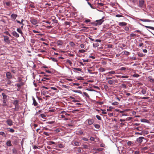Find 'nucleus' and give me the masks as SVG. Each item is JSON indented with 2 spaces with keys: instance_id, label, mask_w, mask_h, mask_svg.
<instances>
[{
  "instance_id": "f257e3e1",
  "label": "nucleus",
  "mask_w": 154,
  "mask_h": 154,
  "mask_svg": "<svg viewBox=\"0 0 154 154\" xmlns=\"http://www.w3.org/2000/svg\"><path fill=\"white\" fill-rule=\"evenodd\" d=\"M140 36L138 35H136L135 34L132 33L130 34V35L128 36L127 38L130 40L134 39L136 37H139Z\"/></svg>"
},
{
  "instance_id": "f03ea898",
  "label": "nucleus",
  "mask_w": 154,
  "mask_h": 154,
  "mask_svg": "<svg viewBox=\"0 0 154 154\" xmlns=\"http://www.w3.org/2000/svg\"><path fill=\"white\" fill-rule=\"evenodd\" d=\"M105 18V17H102V19L97 20L96 21V25H100L102 24V23L103 22L104 20V19Z\"/></svg>"
},
{
  "instance_id": "7ed1b4c3",
  "label": "nucleus",
  "mask_w": 154,
  "mask_h": 154,
  "mask_svg": "<svg viewBox=\"0 0 154 154\" xmlns=\"http://www.w3.org/2000/svg\"><path fill=\"white\" fill-rule=\"evenodd\" d=\"M19 101L18 100H14L13 104L15 106V109H19V106L18 105V103L19 102Z\"/></svg>"
},
{
  "instance_id": "20e7f679",
  "label": "nucleus",
  "mask_w": 154,
  "mask_h": 154,
  "mask_svg": "<svg viewBox=\"0 0 154 154\" xmlns=\"http://www.w3.org/2000/svg\"><path fill=\"white\" fill-rule=\"evenodd\" d=\"M30 21L33 25H36L38 23V21L37 19L34 18H31Z\"/></svg>"
},
{
  "instance_id": "39448f33",
  "label": "nucleus",
  "mask_w": 154,
  "mask_h": 154,
  "mask_svg": "<svg viewBox=\"0 0 154 154\" xmlns=\"http://www.w3.org/2000/svg\"><path fill=\"white\" fill-rule=\"evenodd\" d=\"M33 103L32 105H33L34 106H37L36 107L37 108H38L39 107V106H38V102L36 101L35 98L33 97L32 98Z\"/></svg>"
},
{
  "instance_id": "423d86ee",
  "label": "nucleus",
  "mask_w": 154,
  "mask_h": 154,
  "mask_svg": "<svg viewBox=\"0 0 154 154\" xmlns=\"http://www.w3.org/2000/svg\"><path fill=\"white\" fill-rule=\"evenodd\" d=\"M144 1L143 0H140L138 6L140 8H144Z\"/></svg>"
},
{
  "instance_id": "0eeeda50",
  "label": "nucleus",
  "mask_w": 154,
  "mask_h": 154,
  "mask_svg": "<svg viewBox=\"0 0 154 154\" xmlns=\"http://www.w3.org/2000/svg\"><path fill=\"white\" fill-rule=\"evenodd\" d=\"M2 95L3 96V103H6L7 102V95L4 93H2Z\"/></svg>"
},
{
  "instance_id": "6e6552de",
  "label": "nucleus",
  "mask_w": 154,
  "mask_h": 154,
  "mask_svg": "<svg viewBox=\"0 0 154 154\" xmlns=\"http://www.w3.org/2000/svg\"><path fill=\"white\" fill-rule=\"evenodd\" d=\"M86 122H87L88 124L89 125H91L94 122V120L93 119H89L87 120Z\"/></svg>"
},
{
  "instance_id": "1a4fd4ad",
  "label": "nucleus",
  "mask_w": 154,
  "mask_h": 154,
  "mask_svg": "<svg viewBox=\"0 0 154 154\" xmlns=\"http://www.w3.org/2000/svg\"><path fill=\"white\" fill-rule=\"evenodd\" d=\"M23 85V83L22 82H21L20 83H17L16 84H15V86H17V91H19L20 88H21V86Z\"/></svg>"
},
{
  "instance_id": "9d476101",
  "label": "nucleus",
  "mask_w": 154,
  "mask_h": 154,
  "mask_svg": "<svg viewBox=\"0 0 154 154\" xmlns=\"http://www.w3.org/2000/svg\"><path fill=\"white\" fill-rule=\"evenodd\" d=\"M143 139H144V138L143 137H141L137 138L136 140L138 143H141L143 141Z\"/></svg>"
},
{
  "instance_id": "9b49d317",
  "label": "nucleus",
  "mask_w": 154,
  "mask_h": 154,
  "mask_svg": "<svg viewBox=\"0 0 154 154\" xmlns=\"http://www.w3.org/2000/svg\"><path fill=\"white\" fill-rule=\"evenodd\" d=\"M7 124L11 126L13 125V122L11 119H9L6 121Z\"/></svg>"
},
{
  "instance_id": "f8f14e48",
  "label": "nucleus",
  "mask_w": 154,
  "mask_h": 154,
  "mask_svg": "<svg viewBox=\"0 0 154 154\" xmlns=\"http://www.w3.org/2000/svg\"><path fill=\"white\" fill-rule=\"evenodd\" d=\"M12 34L14 36L17 38H18L19 37V35L15 31L13 32H12Z\"/></svg>"
},
{
  "instance_id": "ddd939ff",
  "label": "nucleus",
  "mask_w": 154,
  "mask_h": 154,
  "mask_svg": "<svg viewBox=\"0 0 154 154\" xmlns=\"http://www.w3.org/2000/svg\"><path fill=\"white\" fill-rule=\"evenodd\" d=\"M3 36L4 37V41L7 43H9V37L7 36Z\"/></svg>"
},
{
  "instance_id": "4468645a",
  "label": "nucleus",
  "mask_w": 154,
  "mask_h": 154,
  "mask_svg": "<svg viewBox=\"0 0 154 154\" xmlns=\"http://www.w3.org/2000/svg\"><path fill=\"white\" fill-rule=\"evenodd\" d=\"M7 77L8 79H11L12 78V75L10 72H8L6 73Z\"/></svg>"
},
{
  "instance_id": "2eb2a0df",
  "label": "nucleus",
  "mask_w": 154,
  "mask_h": 154,
  "mask_svg": "<svg viewBox=\"0 0 154 154\" xmlns=\"http://www.w3.org/2000/svg\"><path fill=\"white\" fill-rule=\"evenodd\" d=\"M118 24L121 26H125L127 25V23L125 22H122L119 23Z\"/></svg>"
},
{
  "instance_id": "dca6fc26",
  "label": "nucleus",
  "mask_w": 154,
  "mask_h": 154,
  "mask_svg": "<svg viewBox=\"0 0 154 154\" xmlns=\"http://www.w3.org/2000/svg\"><path fill=\"white\" fill-rule=\"evenodd\" d=\"M75 148L76 149L75 151L77 152V153H79L81 152V150L80 147H75Z\"/></svg>"
},
{
  "instance_id": "f3484780",
  "label": "nucleus",
  "mask_w": 154,
  "mask_h": 154,
  "mask_svg": "<svg viewBox=\"0 0 154 154\" xmlns=\"http://www.w3.org/2000/svg\"><path fill=\"white\" fill-rule=\"evenodd\" d=\"M17 16V15L15 14H12L11 15V18L14 20H15Z\"/></svg>"
},
{
  "instance_id": "a211bd4d",
  "label": "nucleus",
  "mask_w": 154,
  "mask_h": 154,
  "mask_svg": "<svg viewBox=\"0 0 154 154\" xmlns=\"http://www.w3.org/2000/svg\"><path fill=\"white\" fill-rule=\"evenodd\" d=\"M6 145L8 146H12L11 141L10 140H8L6 143Z\"/></svg>"
},
{
  "instance_id": "6ab92c4d",
  "label": "nucleus",
  "mask_w": 154,
  "mask_h": 154,
  "mask_svg": "<svg viewBox=\"0 0 154 154\" xmlns=\"http://www.w3.org/2000/svg\"><path fill=\"white\" fill-rule=\"evenodd\" d=\"M57 44L58 45H61L63 44V41H61V40H58L57 41Z\"/></svg>"
},
{
  "instance_id": "aec40b11",
  "label": "nucleus",
  "mask_w": 154,
  "mask_h": 154,
  "mask_svg": "<svg viewBox=\"0 0 154 154\" xmlns=\"http://www.w3.org/2000/svg\"><path fill=\"white\" fill-rule=\"evenodd\" d=\"M0 135L3 136L4 137H6V134L3 131H1L0 132Z\"/></svg>"
},
{
  "instance_id": "412c9836",
  "label": "nucleus",
  "mask_w": 154,
  "mask_h": 154,
  "mask_svg": "<svg viewBox=\"0 0 154 154\" xmlns=\"http://www.w3.org/2000/svg\"><path fill=\"white\" fill-rule=\"evenodd\" d=\"M117 77H121L122 78H127L128 77V76L127 75H116Z\"/></svg>"
},
{
  "instance_id": "4be33fe9",
  "label": "nucleus",
  "mask_w": 154,
  "mask_h": 154,
  "mask_svg": "<svg viewBox=\"0 0 154 154\" xmlns=\"http://www.w3.org/2000/svg\"><path fill=\"white\" fill-rule=\"evenodd\" d=\"M140 20L144 22H150V20L149 19H140Z\"/></svg>"
},
{
  "instance_id": "5701e85b",
  "label": "nucleus",
  "mask_w": 154,
  "mask_h": 154,
  "mask_svg": "<svg viewBox=\"0 0 154 154\" xmlns=\"http://www.w3.org/2000/svg\"><path fill=\"white\" fill-rule=\"evenodd\" d=\"M146 131H141V132L140 133V132H136L135 133V134H140V135H142L144 133V132H145Z\"/></svg>"
},
{
  "instance_id": "b1692460",
  "label": "nucleus",
  "mask_w": 154,
  "mask_h": 154,
  "mask_svg": "<svg viewBox=\"0 0 154 154\" xmlns=\"http://www.w3.org/2000/svg\"><path fill=\"white\" fill-rule=\"evenodd\" d=\"M138 56L140 57H142L145 56V54H143L142 53H140V52L138 53Z\"/></svg>"
},
{
  "instance_id": "393cba45",
  "label": "nucleus",
  "mask_w": 154,
  "mask_h": 154,
  "mask_svg": "<svg viewBox=\"0 0 154 154\" xmlns=\"http://www.w3.org/2000/svg\"><path fill=\"white\" fill-rule=\"evenodd\" d=\"M74 145L75 146H79L80 145V143L78 141H75L74 142Z\"/></svg>"
},
{
  "instance_id": "a878e982",
  "label": "nucleus",
  "mask_w": 154,
  "mask_h": 154,
  "mask_svg": "<svg viewBox=\"0 0 154 154\" xmlns=\"http://www.w3.org/2000/svg\"><path fill=\"white\" fill-rule=\"evenodd\" d=\"M50 79V78H46V77H44L41 79V81H45V80H49Z\"/></svg>"
},
{
  "instance_id": "bb28decb",
  "label": "nucleus",
  "mask_w": 154,
  "mask_h": 154,
  "mask_svg": "<svg viewBox=\"0 0 154 154\" xmlns=\"http://www.w3.org/2000/svg\"><path fill=\"white\" fill-rule=\"evenodd\" d=\"M51 59L53 61L55 62H57V59L55 58L54 57H51Z\"/></svg>"
},
{
  "instance_id": "cd10ccee",
  "label": "nucleus",
  "mask_w": 154,
  "mask_h": 154,
  "mask_svg": "<svg viewBox=\"0 0 154 154\" xmlns=\"http://www.w3.org/2000/svg\"><path fill=\"white\" fill-rule=\"evenodd\" d=\"M135 128L138 131H141L142 130V128L141 127H137Z\"/></svg>"
},
{
  "instance_id": "c85d7f7f",
  "label": "nucleus",
  "mask_w": 154,
  "mask_h": 154,
  "mask_svg": "<svg viewBox=\"0 0 154 154\" xmlns=\"http://www.w3.org/2000/svg\"><path fill=\"white\" fill-rule=\"evenodd\" d=\"M66 63H69L70 66H71L72 64V63L71 61L69 60H66Z\"/></svg>"
},
{
  "instance_id": "c756f323",
  "label": "nucleus",
  "mask_w": 154,
  "mask_h": 154,
  "mask_svg": "<svg viewBox=\"0 0 154 154\" xmlns=\"http://www.w3.org/2000/svg\"><path fill=\"white\" fill-rule=\"evenodd\" d=\"M130 53L128 51H125L124 52V54L127 55V56H128L129 55H130Z\"/></svg>"
},
{
  "instance_id": "7c9ffc66",
  "label": "nucleus",
  "mask_w": 154,
  "mask_h": 154,
  "mask_svg": "<svg viewBox=\"0 0 154 154\" xmlns=\"http://www.w3.org/2000/svg\"><path fill=\"white\" fill-rule=\"evenodd\" d=\"M17 31L19 33H20V34L23 33V32H22V31H21L20 28H17Z\"/></svg>"
},
{
  "instance_id": "2f4dec72",
  "label": "nucleus",
  "mask_w": 154,
  "mask_h": 154,
  "mask_svg": "<svg viewBox=\"0 0 154 154\" xmlns=\"http://www.w3.org/2000/svg\"><path fill=\"white\" fill-rule=\"evenodd\" d=\"M108 82L110 85H112L114 83V82L112 80H109L108 81Z\"/></svg>"
},
{
  "instance_id": "473e14b6",
  "label": "nucleus",
  "mask_w": 154,
  "mask_h": 154,
  "mask_svg": "<svg viewBox=\"0 0 154 154\" xmlns=\"http://www.w3.org/2000/svg\"><path fill=\"white\" fill-rule=\"evenodd\" d=\"M16 21L18 23H20V24H21L22 25V26H21V27L23 28V26L24 24H23V23L22 22H20V21L17 20H16Z\"/></svg>"
},
{
  "instance_id": "72a5a7b5",
  "label": "nucleus",
  "mask_w": 154,
  "mask_h": 154,
  "mask_svg": "<svg viewBox=\"0 0 154 154\" xmlns=\"http://www.w3.org/2000/svg\"><path fill=\"white\" fill-rule=\"evenodd\" d=\"M115 72L114 71H111L110 72H107L106 73L107 74H115Z\"/></svg>"
},
{
  "instance_id": "f704fd0d",
  "label": "nucleus",
  "mask_w": 154,
  "mask_h": 154,
  "mask_svg": "<svg viewBox=\"0 0 154 154\" xmlns=\"http://www.w3.org/2000/svg\"><path fill=\"white\" fill-rule=\"evenodd\" d=\"M141 92L142 93L144 94H146V91L145 89H143L141 91Z\"/></svg>"
},
{
  "instance_id": "c9c22d12",
  "label": "nucleus",
  "mask_w": 154,
  "mask_h": 154,
  "mask_svg": "<svg viewBox=\"0 0 154 154\" xmlns=\"http://www.w3.org/2000/svg\"><path fill=\"white\" fill-rule=\"evenodd\" d=\"M94 125L95 128L97 129H98L100 127V125L98 124H94Z\"/></svg>"
},
{
  "instance_id": "e433bc0d",
  "label": "nucleus",
  "mask_w": 154,
  "mask_h": 154,
  "mask_svg": "<svg viewBox=\"0 0 154 154\" xmlns=\"http://www.w3.org/2000/svg\"><path fill=\"white\" fill-rule=\"evenodd\" d=\"M134 32H137L139 33H140L141 34H142V32L139 30H136Z\"/></svg>"
},
{
  "instance_id": "4c0bfd02",
  "label": "nucleus",
  "mask_w": 154,
  "mask_h": 154,
  "mask_svg": "<svg viewBox=\"0 0 154 154\" xmlns=\"http://www.w3.org/2000/svg\"><path fill=\"white\" fill-rule=\"evenodd\" d=\"M52 144H56V143L54 141H49V145H51Z\"/></svg>"
},
{
  "instance_id": "58836bf2",
  "label": "nucleus",
  "mask_w": 154,
  "mask_h": 154,
  "mask_svg": "<svg viewBox=\"0 0 154 154\" xmlns=\"http://www.w3.org/2000/svg\"><path fill=\"white\" fill-rule=\"evenodd\" d=\"M69 44L72 47H73L75 45L74 43L72 42H70Z\"/></svg>"
},
{
  "instance_id": "ea45409f",
  "label": "nucleus",
  "mask_w": 154,
  "mask_h": 154,
  "mask_svg": "<svg viewBox=\"0 0 154 154\" xmlns=\"http://www.w3.org/2000/svg\"><path fill=\"white\" fill-rule=\"evenodd\" d=\"M60 114H62L63 115H69L65 111H63L61 112Z\"/></svg>"
},
{
  "instance_id": "a19ab883",
  "label": "nucleus",
  "mask_w": 154,
  "mask_h": 154,
  "mask_svg": "<svg viewBox=\"0 0 154 154\" xmlns=\"http://www.w3.org/2000/svg\"><path fill=\"white\" fill-rule=\"evenodd\" d=\"M59 147L60 148H63L64 147V146L62 144H60L58 145Z\"/></svg>"
},
{
  "instance_id": "79ce46f5",
  "label": "nucleus",
  "mask_w": 154,
  "mask_h": 154,
  "mask_svg": "<svg viewBox=\"0 0 154 154\" xmlns=\"http://www.w3.org/2000/svg\"><path fill=\"white\" fill-rule=\"evenodd\" d=\"M73 69L74 70H77V71H80L81 72L82 71V69L80 68H74Z\"/></svg>"
},
{
  "instance_id": "37998d69",
  "label": "nucleus",
  "mask_w": 154,
  "mask_h": 154,
  "mask_svg": "<svg viewBox=\"0 0 154 154\" xmlns=\"http://www.w3.org/2000/svg\"><path fill=\"white\" fill-rule=\"evenodd\" d=\"M151 77H149V79H150L149 80V81L151 82H154V79H151Z\"/></svg>"
},
{
  "instance_id": "c03bdc74",
  "label": "nucleus",
  "mask_w": 154,
  "mask_h": 154,
  "mask_svg": "<svg viewBox=\"0 0 154 154\" xmlns=\"http://www.w3.org/2000/svg\"><path fill=\"white\" fill-rule=\"evenodd\" d=\"M42 94L43 95H45L46 94H48V92L47 91H43L42 92Z\"/></svg>"
},
{
  "instance_id": "a18cd8bd",
  "label": "nucleus",
  "mask_w": 154,
  "mask_h": 154,
  "mask_svg": "<svg viewBox=\"0 0 154 154\" xmlns=\"http://www.w3.org/2000/svg\"><path fill=\"white\" fill-rule=\"evenodd\" d=\"M100 72H103L105 71V69L104 68L101 67L99 69Z\"/></svg>"
},
{
  "instance_id": "49530a36",
  "label": "nucleus",
  "mask_w": 154,
  "mask_h": 154,
  "mask_svg": "<svg viewBox=\"0 0 154 154\" xmlns=\"http://www.w3.org/2000/svg\"><path fill=\"white\" fill-rule=\"evenodd\" d=\"M122 86L123 88H127V85L125 84H122Z\"/></svg>"
},
{
  "instance_id": "de8ad7c7",
  "label": "nucleus",
  "mask_w": 154,
  "mask_h": 154,
  "mask_svg": "<svg viewBox=\"0 0 154 154\" xmlns=\"http://www.w3.org/2000/svg\"><path fill=\"white\" fill-rule=\"evenodd\" d=\"M84 95L88 97H89V96L87 93L85 92H83Z\"/></svg>"
},
{
  "instance_id": "09e8293b",
  "label": "nucleus",
  "mask_w": 154,
  "mask_h": 154,
  "mask_svg": "<svg viewBox=\"0 0 154 154\" xmlns=\"http://www.w3.org/2000/svg\"><path fill=\"white\" fill-rule=\"evenodd\" d=\"M79 51L80 53H83L85 52L86 51H85V50H84L82 49V50H79Z\"/></svg>"
},
{
  "instance_id": "8fccbe9b",
  "label": "nucleus",
  "mask_w": 154,
  "mask_h": 154,
  "mask_svg": "<svg viewBox=\"0 0 154 154\" xmlns=\"http://www.w3.org/2000/svg\"><path fill=\"white\" fill-rule=\"evenodd\" d=\"M43 134L44 135H46V136H49L50 135L47 132H43Z\"/></svg>"
},
{
  "instance_id": "3c124183",
  "label": "nucleus",
  "mask_w": 154,
  "mask_h": 154,
  "mask_svg": "<svg viewBox=\"0 0 154 154\" xmlns=\"http://www.w3.org/2000/svg\"><path fill=\"white\" fill-rule=\"evenodd\" d=\"M124 29L126 31H128L129 30V28L128 26H126L124 28Z\"/></svg>"
},
{
  "instance_id": "603ef678",
  "label": "nucleus",
  "mask_w": 154,
  "mask_h": 154,
  "mask_svg": "<svg viewBox=\"0 0 154 154\" xmlns=\"http://www.w3.org/2000/svg\"><path fill=\"white\" fill-rule=\"evenodd\" d=\"M40 116L42 118H44L46 117L45 115L44 114H41L40 115Z\"/></svg>"
},
{
  "instance_id": "864d4df0",
  "label": "nucleus",
  "mask_w": 154,
  "mask_h": 154,
  "mask_svg": "<svg viewBox=\"0 0 154 154\" xmlns=\"http://www.w3.org/2000/svg\"><path fill=\"white\" fill-rule=\"evenodd\" d=\"M96 117L99 120H100L101 119V117L99 115H96Z\"/></svg>"
},
{
  "instance_id": "5fc2aeb1",
  "label": "nucleus",
  "mask_w": 154,
  "mask_h": 154,
  "mask_svg": "<svg viewBox=\"0 0 154 154\" xmlns=\"http://www.w3.org/2000/svg\"><path fill=\"white\" fill-rule=\"evenodd\" d=\"M9 129H10L9 131L11 133H13L14 132V130L12 129V128H9Z\"/></svg>"
},
{
  "instance_id": "6e6d98bb",
  "label": "nucleus",
  "mask_w": 154,
  "mask_h": 154,
  "mask_svg": "<svg viewBox=\"0 0 154 154\" xmlns=\"http://www.w3.org/2000/svg\"><path fill=\"white\" fill-rule=\"evenodd\" d=\"M126 69V68L125 67H122L119 69V70H125Z\"/></svg>"
},
{
  "instance_id": "4d7b16f0",
  "label": "nucleus",
  "mask_w": 154,
  "mask_h": 154,
  "mask_svg": "<svg viewBox=\"0 0 154 154\" xmlns=\"http://www.w3.org/2000/svg\"><path fill=\"white\" fill-rule=\"evenodd\" d=\"M6 5L8 6H10L11 5L10 3L9 2H6Z\"/></svg>"
},
{
  "instance_id": "13d9d810",
  "label": "nucleus",
  "mask_w": 154,
  "mask_h": 154,
  "mask_svg": "<svg viewBox=\"0 0 154 154\" xmlns=\"http://www.w3.org/2000/svg\"><path fill=\"white\" fill-rule=\"evenodd\" d=\"M140 98L141 99H149V97H140Z\"/></svg>"
},
{
  "instance_id": "bf43d9fd",
  "label": "nucleus",
  "mask_w": 154,
  "mask_h": 154,
  "mask_svg": "<svg viewBox=\"0 0 154 154\" xmlns=\"http://www.w3.org/2000/svg\"><path fill=\"white\" fill-rule=\"evenodd\" d=\"M145 26L146 28H149V29H152L153 30H154V27H152L148 26Z\"/></svg>"
},
{
  "instance_id": "052dcab7",
  "label": "nucleus",
  "mask_w": 154,
  "mask_h": 154,
  "mask_svg": "<svg viewBox=\"0 0 154 154\" xmlns=\"http://www.w3.org/2000/svg\"><path fill=\"white\" fill-rule=\"evenodd\" d=\"M104 149L103 148H98L97 149V150L98 151H103Z\"/></svg>"
},
{
  "instance_id": "680f3d73",
  "label": "nucleus",
  "mask_w": 154,
  "mask_h": 154,
  "mask_svg": "<svg viewBox=\"0 0 154 154\" xmlns=\"http://www.w3.org/2000/svg\"><path fill=\"white\" fill-rule=\"evenodd\" d=\"M119 103L117 102H114L113 103H112V105H117Z\"/></svg>"
},
{
  "instance_id": "e2e57ef3",
  "label": "nucleus",
  "mask_w": 154,
  "mask_h": 154,
  "mask_svg": "<svg viewBox=\"0 0 154 154\" xmlns=\"http://www.w3.org/2000/svg\"><path fill=\"white\" fill-rule=\"evenodd\" d=\"M90 21H91L90 20H89V19H86V20H85V22H86V23H88V22H90Z\"/></svg>"
},
{
  "instance_id": "0e129e2a",
  "label": "nucleus",
  "mask_w": 154,
  "mask_h": 154,
  "mask_svg": "<svg viewBox=\"0 0 154 154\" xmlns=\"http://www.w3.org/2000/svg\"><path fill=\"white\" fill-rule=\"evenodd\" d=\"M83 61L84 62H88L89 61V60L88 59L85 60V59H82Z\"/></svg>"
},
{
  "instance_id": "69168bd1",
  "label": "nucleus",
  "mask_w": 154,
  "mask_h": 154,
  "mask_svg": "<svg viewBox=\"0 0 154 154\" xmlns=\"http://www.w3.org/2000/svg\"><path fill=\"white\" fill-rule=\"evenodd\" d=\"M90 140L91 141H94L95 139L94 137H91L90 138Z\"/></svg>"
},
{
  "instance_id": "338daca9",
  "label": "nucleus",
  "mask_w": 154,
  "mask_h": 154,
  "mask_svg": "<svg viewBox=\"0 0 154 154\" xmlns=\"http://www.w3.org/2000/svg\"><path fill=\"white\" fill-rule=\"evenodd\" d=\"M108 47L109 48H112V45L111 44L108 45Z\"/></svg>"
},
{
  "instance_id": "774afa93",
  "label": "nucleus",
  "mask_w": 154,
  "mask_h": 154,
  "mask_svg": "<svg viewBox=\"0 0 154 154\" xmlns=\"http://www.w3.org/2000/svg\"><path fill=\"white\" fill-rule=\"evenodd\" d=\"M140 152L139 151H135L134 152V154H139Z\"/></svg>"
}]
</instances>
